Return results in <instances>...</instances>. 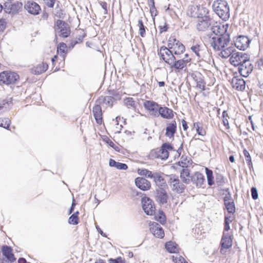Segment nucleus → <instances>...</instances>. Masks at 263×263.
Returning a JSON list of instances; mask_svg holds the SVG:
<instances>
[{
    "mask_svg": "<svg viewBox=\"0 0 263 263\" xmlns=\"http://www.w3.org/2000/svg\"><path fill=\"white\" fill-rule=\"evenodd\" d=\"M214 11L223 20L226 21L229 18V7L225 0H217L212 5Z\"/></svg>",
    "mask_w": 263,
    "mask_h": 263,
    "instance_id": "obj_1",
    "label": "nucleus"
},
{
    "mask_svg": "<svg viewBox=\"0 0 263 263\" xmlns=\"http://www.w3.org/2000/svg\"><path fill=\"white\" fill-rule=\"evenodd\" d=\"M230 40L229 34H224L223 36H215L210 37L209 43L211 46L215 50L219 51L222 48L229 45Z\"/></svg>",
    "mask_w": 263,
    "mask_h": 263,
    "instance_id": "obj_2",
    "label": "nucleus"
},
{
    "mask_svg": "<svg viewBox=\"0 0 263 263\" xmlns=\"http://www.w3.org/2000/svg\"><path fill=\"white\" fill-rule=\"evenodd\" d=\"M173 150V147L168 143H163L160 148L153 149L151 152L150 155L154 158H160L162 160L166 159L169 155V151Z\"/></svg>",
    "mask_w": 263,
    "mask_h": 263,
    "instance_id": "obj_3",
    "label": "nucleus"
},
{
    "mask_svg": "<svg viewBox=\"0 0 263 263\" xmlns=\"http://www.w3.org/2000/svg\"><path fill=\"white\" fill-rule=\"evenodd\" d=\"M167 182L172 191L177 193H182L185 189V184L181 181L178 176L172 174L167 175Z\"/></svg>",
    "mask_w": 263,
    "mask_h": 263,
    "instance_id": "obj_4",
    "label": "nucleus"
},
{
    "mask_svg": "<svg viewBox=\"0 0 263 263\" xmlns=\"http://www.w3.org/2000/svg\"><path fill=\"white\" fill-rule=\"evenodd\" d=\"M54 28L56 33L62 37H67L70 34L69 25L62 20L57 21Z\"/></svg>",
    "mask_w": 263,
    "mask_h": 263,
    "instance_id": "obj_5",
    "label": "nucleus"
},
{
    "mask_svg": "<svg viewBox=\"0 0 263 263\" xmlns=\"http://www.w3.org/2000/svg\"><path fill=\"white\" fill-rule=\"evenodd\" d=\"M19 79V76L14 72L5 71L0 73V83L9 85L14 83Z\"/></svg>",
    "mask_w": 263,
    "mask_h": 263,
    "instance_id": "obj_6",
    "label": "nucleus"
},
{
    "mask_svg": "<svg viewBox=\"0 0 263 263\" xmlns=\"http://www.w3.org/2000/svg\"><path fill=\"white\" fill-rule=\"evenodd\" d=\"M158 54L161 58L170 66L173 64V61L176 59L171 49L164 46L160 47Z\"/></svg>",
    "mask_w": 263,
    "mask_h": 263,
    "instance_id": "obj_7",
    "label": "nucleus"
},
{
    "mask_svg": "<svg viewBox=\"0 0 263 263\" xmlns=\"http://www.w3.org/2000/svg\"><path fill=\"white\" fill-rule=\"evenodd\" d=\"M250 59L248 54L241 52L235 51L230 58V63L234 66H238L244 62Z\"/></svg>",
    "mask_w": 263,
    "mask_h": 263,
    "instance_id": "obj_8",
    "label": "nucleus"
},
{
    "mask_svg": "<svg viewBox=\"0 0 263 263\" xmlns=\"http://www.w3.org/2000/svg\"><path fill=\"white\" fill-rule=\"evenodd\" d=\"M229 25L228 24H222L216 22L212 25L211 30L213 33L210 37H215V36H223L224 34H229L227 33Z\"/></svg>",
    "mask_w": 263,
    "mask_h": 263,
    "instance_id": "obj_9",
    "label": "nucleus"
},
{
    "mask_svg": "<svg viewBox=\"0 0 263 263\" xmlns=\"http://www.w3.org/2000/svg\"><path fill=\"white\" fill-rule=\"evenodd\" d=\"M168 46L175 55H180L185 51L184 46L175 39H170Z\"/></svg>",
    "mask_w": 263,
    "mask_h": 263,
    "instance_id": "obj_10",
    "label": "nucleus"
},
{
    "mask_svg": "<svg viewBox=\"0 0 263 263\" xmlns=\"http://www.w3.org/2000/svg\"><path fill=\"white\" fill-rule=\"evenodd\" d=\"M142 208L147 215H153L155 213V206L152 199L147 197L142 198Z\"/></svg>",
    "mask_w": 263,
    "mask_h": 263,
    "instance_id": "obj_11",
    "label": "nucleus"
},
{
    "mask_svg": "<svg viewBox=\"0 0 263 263\" xmlns=\"http://www.w3.org/2000/svg\"><path fill=\"white\" fill-rule=\"evenodd\" d=\"M191 49L196 54L199 60H203L206 58L208 54V51L204 45L196 44L192 46Z\"/></svg>",
    "mask_w": 263,
    "mask_h": 263,
    "instance_id": "obj_12",
    "label": "nucleus"
},
{
    "mask_svg": "<svg viewBox=\"0 0 263 263\" xmlns=\"http://www.w3.org/2000/svg\"><path fill=\"white\" fill-rule=\"evenodd\" d=\"M191 59L189 58L188 54H186L185 57L180 60H174L173 64L171 65V68L180 71L186 66V65L191 62Z\"/></svg>",
    "mask_w": 263,
    "mask_h": 263,
    "instance_id": "obj_13",
    "label": "nucleus"
},
{
    "mask_svg": "<svg viewBox=\"0 0 263 263\" xmlns=\"http://www.w3.org/2000/svg\"><path fill=\"white\" fill-rule=\"evenodd\" d=\"M253 66L249 60H247L238 66V71L243 77H247L253 71Z\"/></svg>",
    "mask_w": 263,
    "mask_h": 263,
    "instance_id": "obj_14",
    "label": "nucleus"
},
{
    "mask_svg": "<svg viewBox=\"0 0 263 263\" xmlns=\"http://www.w3.org/2000/svg\"><path fill=\"white\" fill-rule=\"evenodd\" d=\"M251 41L246 36L240 35L237 37L234 41L235 47L242 50L246 49L249 45Z\"/></svg>",
    "mask_w": 263,
    "mask_h": 263,
    "instance_id": "obj_15",
    "label": "nucleus"
},
{
    "mask_svg": "<svg viewBox=\"0 0 263 263\" xmlns=\"http://www.w3.org/2000/svg\"><path fill=\"white\" fill-rule=\"evenodd\" d=\"M24 7L28 13L33 15L39 14L41 10L40 6L32 0L28 1L25 4Z\"/></svg>",
    "mask_w": 263,
    "mask_h": 263,
    "instance_id": "obj_16",
    "label": "nucleus"
},
{
    "mask_svg": "<svg viewBox=\"0 0 263 263\" xmlns=\"http://www.w3.org/2000/svg\"><path fill=\"white\" fill-rule=\"evenodd\" d=\"M210 21V17L197 19L196 25V29L199 31H205L211 25Z\"/></svg>",
    "mask_w": 263,
    "mask_h": 263,
    "instance_id": "obj_17",
    "label": "nucleus"
},
{
    "mask_svg": "<svg viewBox=\"0 0 263 263\" xmlns=\"http://www.w3.org/2000/svg\"><path fill=\"white\" fill-rule=\"evenodd\" d=\"M144 106L149 111L152 115L158 117V111L160 106L158 103L152 101H146L144 103Z\"/></svg>",
    "mask_w": 263,
    "mask_h": 263,
    "instance_id": "obj_18",
    "label": "nucleus"
},
{
    "mask_svg": "<svg viewBox=\"0 0 263 263\" xmlns=\"http://www.w3.org/2000/svg\"><path fill=\"white\" fill-rule=\"evenodd\" d=\"M135 182L137 187L142 191H147L151 187L150 182L143 177H137L135 179Z\"/></svg>",
    "mask_w": 263,
    "mask_h": 263,
    "instance_id": "obj_19",
    "label": "nucleus"
},
{
    "mask_svg": "<svg viewBox=\"0 0 263 263\" xmlns=\"http://www.w3.org/2000/svg\"><path fill=\"white\" fill-rule=\"evenodd\" d=\"M219 51L220 52L219 55L222 58L227 59L232 56V54L236 51V49L233 44L230 43L229 42V45L227 46V47L222 48V49H220Z\"/></svg>",
    "mask_w": 263,
    "mask_h": 263,
    "instance_id": "obj_20",
    "label": "nucleus"
},
{
    "mask_svg": "<svg viewBox=\"0 0 263 263\" xmlns=\"http://www.w3.org/2000/svg\"><path fill=\"white\" fill-rule=\"evenodd\" d=\"M150 226L151 231L155 237L160 238L164 237V231L159 224L154 222Z\"/></svg>",
    "mask_w": 263,
    "mask_h": 263,
    "instance_id": "obj_21",
    "label": "nucleus"
},
{
    "mask_svg": "<svg viewBox=\"0 0 263 263\" xmlns=\"http://www.w3.org/2000/svg\"><path fill=\"white\" fill-rule=\"evenodd\" d=\"M231 84L234 88L241 91L245 88L246 82L241 78L234 77L232 79Z\"/></svg>",
    "mask_w": 263,
    "mask_h": 263,
    "instance_id": "obj_22",
    "label": "nucleus"
},
{
    "mask_svg": "<svg viewBox=\"0 0 263 263\" xmlns=\"http://www.w3.org/2000/svg\"><path fill=\"white\" fill-rule=\"evenodd\" d=\"M220 243L221 246V252H222L223 249H227L230 248L232 245L231 236L228 233L223 232Z\"/></svg>",
    "mask_w": 263,
    "mask_h": 263,
    "instance_id": "obj_23",
    "label": "nucleus"
},
{
    "mask_svg": "<svg viewBox=\"0 0 263 263\" xmlns=\"http://www.w3.org/2000/svg\"><path fill=\"white\" fill-rule=\"evenodd\" d=\"M159 115L164 119H171L174 117V111L172 109L167 107L160 106L158 111Z\"/></svg>",
    "mask_w": 263,
    "mask_h": 263,
    "instance_id": "obj_24",
    "label": "nucleus"
},
{
    "mask_svg": "<svg viewBox=\"0 0 263 263\" xmlns=\"http://www.w3.org/2000/svg\"><path fill=\"white\" fill-rule=\"evenodd\" d=\"M193 78L196 83L197 87L202 90H204L206 83L204 81L202 75L200 73H196L193 74Z\"/></svg>",
    "mask_w": 263,
    "mask_h": 263,
    "instance_id": "obj_25",
    "label": "nucleus"
},
{
    "mask_svg": "<svg viewBox=\"0 0 263 263\" xmlns=\"http://www.w3.org/2000/svg\"><path fill=\"white\" fill-rule=\"evenodd\" d=\"M180 178L184 184H190L192 181V176L190 175V170L187 168H183L180 171Z\"/></svg>",
    "mask_w": 263,
    "mask_h": 263,
    "instance_id": "obj_26",
    "label": "nucleus"
},
{
    "mask_svg": "<svg viewBox=\"0 0 263 263\" xmlns=\"http://www.w3.org/2000/svg\"><path fill=\"white\" fill-rule=\"evenodd\" d=\"M177 124L175 121H173L167 124L165 136L170 138L174 137L176 132Z\"/></svg>",
    "mask_w": 263,
    "mask_h": 263,
    "instance_id": "obj_27",
    "label": "nucleus"
},
{
    "mask_svg": "<svg viewBox=\"0 0 263 263\" xmlns=\"http://www.w3.org/2000/svg\"><path fill=\"white\" fill-rule=\"evenodd\" d=\"M2 251L3 255L11 261L15 260V258L12 253V250L10 247L7 246H4L2 248Z\"/></svg>",
    "mask_w": 263,
    "mask_h": 263,
    "instance_id": "obj_28",
    "label": "nucleus"
},
{
    "mask_svg": "<svg viewBox=\"0 0 263 263\" xmlns=\"http://www.w3.org/2000/svg\"><path fill=\"white\" fill-rule=\"evenodd\" d=\"M204 176L199 172H196L192 176V182L195 183L197 186H201L204 182Z\"/></svg>",
    "mask_w": 263,
    "mask_h": 263,
    "instance_id": "obj_29",
    "label": "nucleus"
},
{
    "mask_svg": "<svg viewBox=\"0 0 263 263\" xmlns=\"http://www.w3.org/2000/svg\"><path fill=\"white\" fill-rule=\"evenodd\" d=\"M168 198L167 194L163 189L161 188L157 191L156 198L160 203H166L167 201Z\"/></svg>",
    "mask_w": 263,
    "mask_h": 263,
    "instance_id": "obj_30",
    "label": "nucleus"
},
{
    "mask_svg": "<svg viewBox=\"0 0 263 263\" xmlns=\"http://www.w3.org/2000/svg\"><path fill=\"white\" fill-rule=\"evenodd\" d=\"M92 112L97 123L101 124L102 122V112L101 106L99 105H95L93 107Z\"/></svg>",
    "mask_w": 263,
    "mask_h": 263,
    "instance_id": "obj_31",
    "label": "nucleus"
},
{
    "mask_svg": "<svg viewBox=\"0 0 263 263\" xmlns=\"http://www.w3.org/2000/svg\"><path fill=\"white\" fill-rule=\"evenodd\" d=\"M115 101V98L111 96L101 97L98 100L100 104L105 105L107 107H111Z\"/></svg>",
    "mask_w": 263,
    "mask_h": 263,
    "instance_id": "obj_32",
    "label": "nucleus"
},
{
    "mask_svg": "<svg viewBox=\"0 0 263 263\" xmlns=\"http://www.w3.org/2000/svg\"><path fill=\"white\" fill-rule=\"evenodd\" d=\"M165 248L171 253H177L179 251L178 245L173 241H168L165 243Z\"/></svg>",
    "mask_w": 263,
    "mask_h": 263,
    "instance_id": "obj_33",
    "label": "nucleus"
},
{
    "mask_svg": "<svg viewBox=\"0 0 263 263\" xmlns=\"http://www.w3.org/2000/svg\"><path fill=\"white\" fill-rule=\"evenodd\" d=\"M109 164L110 166L115 167L119 170H126L128 168L126 164L117 162L112 159L109 160Z\"/></svg>",
    "mask_w": 263,
    "mask_h": 263,
    "instance_id": "obj_34",
    "label": "nucleus"
},
{
    "mask_svg": "<svg viewBox=\"0 0 263 263\" xmlns=\"http://www.w3.org/2000/svg\"><path fill=\"white\" fill-rule=\"evenodd\" d=\"M208 10L203 6L198 5V9L197 11V19L203 18L205 17H209Z\"/></svg>",
    "mask_w": 263,
    "mask_h": 263,
    "instance_id": "obj_35",
    "label": "nucleus"
},
{
    "mask_svg": "<svg viewBox=\"0 0 263 263\" xmlns=\"http://www.w3.org/2000/svg\"><path fill=\"white\" fill-rule=\"evenodd\" d=\"M12 101L10 99L9 100H5L2 103H0V114L7 110L12 106Z\"/></svg>",
    "mask_w": 263,
    "mask_h": 263,
    "instance_id": "obj_36",
    "label": "nucleus"
},
{
    "mask_svg": "<svg viewBox=\"0 0 263 263\" xmlns=\"http://www.w3.org/2000/svg\"><path fill=\"white\" fill-rule=\"evenodd\" d=\"M198 9V5H191L189 6L188 10L187 11V15L190 17L197 18V17L198 16L197 15Z\"/></svg>",
    "mask_w": 263,
    "mask_h": 263,
    "instance_id": "obj_37",
    "label": "nucleus"
},
{
    "mask_svg": "<svg viewBox=\"0 0 263 263\" xmlns=\"http://www.w3.org/2000/svg\"><path fill=\"white\" fill-rule=\"evenodd\" d=\"M152 179L157 185H160L165 183L164 179L162 176V173L160 172L154 173Z\"/></svg>",
    "mask_w": 263,
    "mask_h": 263,
    "instance_id": "obj_38",
    "label": "nucleus"
},
{
    "mask_svg": "<svg viewBox=\"0 0 263 263\" xmlns=\"http://www.w3.org/2000/svg\"><path fill=\"white\" fill-rule=\"evenodd\" d=\"M48 67V65L47 63L43 62L41 64H39L35 68V73L36 74H40L44 72H45Z\"/></svg>",
    "mask_w": 263,
    "mask_h": 263,
    "instance_id": "obj_39",
    "label": "nucleus"
},
{
    "mask_svg": "<svg viewBox=\"0 0 263 263\" xmlns=\"http://www.w3.org/2000/svg\"><path fill=\"white\" fill-rule=\"evenodd\" d=\"M137 172L140 176H144L149 179L153 177L154 173L145 168H139Z\"/></svg>",
    "mask_w": 263,
    "mask_h": 263,
    "instance_id": "obj_40",
    "label": "nucleus"
},
{
    "mask_svg": "<svg viewBox=\"0 0 263 263\" xmlns=\"http://www.w3.org/2000/svg\"><path fill=\"white\" fill-rule=\"evenodd\" d=\"M205 173L207 177L208 183L209 185L211 186L214 184V177L213 176V172L212 170L209 169L208 167L205 168Z\"/></svg>",
    "mask_w": 263,
    "mask_h": 263,
    "instance_id": "obj_41",
    "label": "nucleus"
},
{
    "mask_svg": "<svg viewBox=\"0 0 263 263\" xmlns=\"http://www.w3.org/2000/svg\"><path fill=\"white\" fill-rule=\"evenodd\" d=\"M67 47L66 44L64 43H60L58 47V52L60 53V55L64 59L66 56L65 49Z\"/></svg>",
    "mask_w": 263,
    "mask_h": 263,
    "instance_id": "obj_42",
    "label": "nucleus"
},
{
    "mask_svg": "<svg viewBox=\"0 0 263 263\" xmlns=\"http://www.w3.org/2000/svg\"><path fill=\"white\" fill-rule=\"evenodd\" d=\"M124 103L128 108H136V103L133 98L128 97L125 98L124 100Z\"/></svg>",
    "mask_w": 263,
    "mask_h": 263,
    "instance_id": "obj_43",
    "label": "nucleus"
},
{
    "mask_svg": "<svg viewBox=\"0 0 263 263\" xmlns=\"http://www.w3.org/2000/svg\"><path fill=\"white\" fill-rule=\"evenodd\" d=\"M194 126L199 135L202 136L205 135L206 132L205 129L201 126V124L199 122L195 123L194 124Z\"/></svg>",
    "mask_w": 263,
    "mask_h": 263,
    "instance_id": "obj_44",
    "label": "nucleus"
},
{
    "mask_svg": "<svg viewBox=\"0 0 263 263\" xmlns=\"http://www.w3.org/2000/svg\"><path fill=\"white\" fill-rule=\"evenodd\" d=\"M243 153V155L245 157V159L248 164V167L250 168H251L253 166V164L252 162L251 158L250 153L246 149H244Z\"/></svg>",
    "mask_w": 263,
    "mask_h": 263,
    "instance_id": "obj_45",
    "label": "nucleus"
},
{
    "mask_svg": "<svg viewBox=\"0 0 263 263\" xmlns=\"http://www.w3.org/2000/svg\"><path fill=\"white\" fill-rule=\"evenodd\" d=\"M224 205L229 213L234 214L235 212V206L234 201L224 203Z\"/></svg>",
    "mask_w": 263,
    "mask_h": 263,
    "instance_id": "obj_46",
    "label": "nucleus"
},
{
    "mask_svg": "<svg viewBox=\"0 0 263 263\" xmlns=\"http://www.w3.org/2000/svg\"><path fill=\"white\" fill-rule=\"evenodd\" d=\"M138 26L139 27V31L140 36L144 37L145 34V29L141 19L138 20Z\"/></svg>",
    "mask_w": 263,
    "mask_h": 263,
    "instance_id": "obj_47",
    "label": "nucleus"
},
{
    "mask_svg": "<svg viewBox=\"0 0 263 263\" xmlns=\"http://www.w3.org/2000/svg\"><path fill=\"white\" fill-rule=\"evenodd\" d=\"M173 261L174 263H187L185 259L179 254L173 255L172 256Z\"/></svg>",
    "mask_w": 263,
    "mask_h": 263,
    "instance_id": "obj_48",
    "label": "nucleus"
},
{
    "mask_svg": "<svg viewBox=\"0 0 263 263\" xmlns=\"http://www.w3.org/2000/svg\"><path fill=\"white\" fill-rule=\"evenodd\" d=\"M11 123V121L9 118H5L4 119H0V126L6 129H8Z\"/></svg>",
    "mask_w": 263,
    "mask_h": 263,
    "instance_id": "obj_49",
    "label": "nucleus"
},
{
    "mask_svg": "<svg viewBox=\"0 0 263 263\" xmlns=\"http://www.w3.org/2000/svg\"><path fill=\"white\" fill-rule=\"evenodd\" d=\"M79 222L78 216L72 215L68 219V223L70 224H77Z\"/></svg>",
    "mask_w": 263,
    "mask_h": 263,
    "instance_id": "obj_50",
    "label": "nucleus"
},
{
    "mask_svg": "<svg viewBox=\"0 0 263 263\" xmlns=\"http://www.w3.org/2000/svg\"><path fill=\"white\" fill-rule=\"evenodd\" d=\"M222 117H223L222 121H223V123L224 125L225 126L227 127L228 128H229V122H228V120L227 118L228 117H229V116H228V114L226 110H224L223 111Z\"/></svg>",
    "mask_w": 263,
    "mask_h": 263,
    "instance_id": "obj_51",
    "label": "nucleus"
},
{
    "mask_svg": "<svg viewBox=\"0 0 263 263\" xmlns=\"http://www.w3.org/2000/svg\"><path fill=\"white\" fill-rule=\"evenodd\" d=\"M155 217L161 223H163L165 221V217L163 212L160 213L159 215L156 216Z\"/></svg>",
    "mask_w": 263,
    "mask_h": 263,
    "instance_id": "obj_52",
    "label": "nucleus"
},
{
    "mask_svg": "<svg viewBox=\"0 0 263 263\" xmlns=\"http://www.w3.org/2000/svg\"><path fill=\"white\" fill-rule=\"evenodd\" d=\"M251 196L254 200L258 198V192L256 187H253L251 189Z\"/></svg>",
    "mask_w": 263,
    "mask_h": 263,
    "instance_id": "obj_53",
    "label": "nucleus"
},
{
    "mask_svg": "<svg viewBox=\"0 0 263 263\" xmlns=\"http://www.w3.org/2000/svg\"><path fill=\"white\" fill-rule=\"evenodd\" d=\"M56 0H43L44 4L49 8H53Z\"/></svg>",
    "mask_w": 263,
    "mask_h": 263,
    "instance_id": "obj_54",
    "label": "nucleus"
},
{
    "mask_svg": "<svg viewBox=\"0 0 263 263\" xmlns=\"http://www.w3.org/2000/svg\"><path fill=\"white\" fill-rule=\"evenodd\" d=\"M231 201H234V200L231 197V194L229 192L224 197V203H227L228 202H231Z\"/></svg>",
    "mask_w": 263,
    "mask_h": 263,
    "instance_id": "obj_55",
    "label": "nucleus"
},
{
    "mask_svg": "<svg viewBox=\"0 0 263 263\" xmlns=\"http://www.w3.org/2000/svg\"><path fill=\"white\" fill-rule=\"evenodd\" d=\"M6 23L3 20H0V31H3L6 28Z\"/></svg>",
    "mask_w": 263,
    "mask_h": 263,
    "instance_id": "obj_56",
    "label": "nucleus"
},
{
    "mask_svg": "<svg viewBox=\"0 0 263 263\" xmlns=\"http://www.w3.org/2000/svg\"><path fill=\"white\" fill-rule=\"evenodd\" d=\"M109 261L110 263H122V259L121 257H118L116 259H110Z\"/></svg>",
    "mask_w": 263,
    "mask_h": 263,
    "instance_id": "obj_57",
    "label": "nucleus"
},
{
    "mask_svg": "<svg viewBox=\"0 0 263 263\" xmlns=\"http://www.w3.org/2000/svg\"><path fill=\"white\" fill-rule=\"evenodd\" d=\"M148 5L151 10L155 8L154 0H148Z\"/></svg>",
    "mask_w": 263,
    "mask_h": 263,
    "instance_id": "obj_58",
    "label": "nucleus"
},
{
    "mask_svg": "<svg viewBox=\"0 0 263 263\" xmlns=\"http://www.w3.org/2000/svg\"><path fill=\"white\" fill-rule=\"evenodd\" d=\"M100 4H101L102 8L104 10V14H106L107 13V7L106 3H105V2H101Z\"/></svg>",
    "mask_w": 263,
    "mask_h": 263,
    "instance_id": "obj_59",
    "label": "nucleus"
},
{
    "mask_svg": "<svg viewBox=\"0 0 263 263\" xmlns=\"http://www.w3.org/2000/svg\"><path fill=\"white\" fill-rule=\"evenodd\" d=\"M230 229L229 222H228V220H224V230L228 231Z\"/></svg>",
    "mask_w": 263,
    "mask_h": 263,
    "instance_id": "obj_60",
    "label": "nucleus"
},
{
    "mask_svg": "<svg viewBox=\"0 0 263 263\" xmlns=\"http://www.w3.org/2000/svg\"><path fill=\"white\" fill-rule=\"evenodd\" d=\"M182 126L184 130H186L188 128L187 122L184 120L182 121Z\"/></svg>",
    "mask_w": 263,
    "mask_h": 263,
    "instance_id": "obj_61",
    "label": "nucleus"
},
{
    "mask_svg": "<svg viewBox=\"0 0 263 263\" xmlns=\"http://www.w3.org/2000/svg\"><path fill=\"white\" fill-rule=\"evenodd\" d=\"M96 229L98 231V232L102 236H106L105 234L101 230V229L98 227H96Z\"/></svg>",
    "mask_w": 263,
    "mask_h": 263,
    "instance_id": "obj_62",
    "label": "nucleus"
},
{
    "mask_svg": "<svg viewBox=\"0 0 263 263\" xmlns=\"http://www.w3.org/2000/svg\"><path fill=\"white\" fill-rule=\"evenodd\" d=\"M167 29V28L166 26H163L160 27V32H162L164 31H166Z\"/></svg>",
    "mask_w": 263,
    "mask_h": 263,
    "instance_id": "obj_63",
    "label": "nucleus"
},
{
    "mask_svg": "<svg viewBox=\"0 0 263 263\" xmlns=\"http://www.w3.org/2000/svg\"><path fill=\"white\" fill-rule=\"evenodd\" d=\"M18 263H26V260L24 258H21L18 259Z\"/></svg>",
    "mask_w": 263,
    "mask_h": 263,
    "instance_id": "obj_64",
    "label": "nucleus"
}]
</instances>
